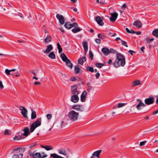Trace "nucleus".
<instances>
[{
  "instance_id": "nucleus-1",
  "label": "nucleus",
  "mask_w": 158,
  "mask_h": 158,
  "mask_svg": "<svg viewBox=\"0 0 158 158\" xmlns=\"http://www.w3.org/2000/svg\"><path fill=\"white\" fill-rule=\"evenodd\" d=\"M116 57L117 59L113 63V65L116 67H118L120 66H123L125 64L124 56L120 53H117Z\"/></svg>"
},
{
  "instance_id": "nucleus-2",
  "label": "nucleus",
  "mask_w": 158,
  "mask_h": 158,
  "mask_svg": "<svg viewBox=\"0 0 158 158\" xmlns=\"http://www.w3.org/2000/svg\"><path fill=\"white\" fill-rule=\"evenodd\" d=\"M79 114L72 110L69 112L68 114V117L69 119L72 122L77 121L79 117Z\"/></svg>"
},
{
  "instance_id": "nucleus-3",
  "label": "nucleus",
  "mask_w": 158,
  "mask_h": 158,
  "mask_svg": "<svg viewBox=\"0 0 158 158\" xmlns=\"http://www.w3.org/2000/svg\"><path fill=\"white\" fill-rule=\"evenodd\" d=\"M131 110H130L129 111H126L125 110L123 111H121L120 109H111L110 111V115L113 117H115V116L121 114L122 112H125V114H126L127 112H131Z\"/></svg>"
},
{
  "instance_id": "nucleus-4",
  "label": "nucleus",
  "mask_w": 158,
  "mask_h": 158,
  "mask_svg": "<svg viewBox=\"0 0 158 158\" xmlns=\"http://www.w3.org/2000/svg\"><path fill=\"white\" fill-rule=\"evenodd\" d=\"M41 124V121L40 120H37L33 123L30 127V131L31 132L33 131L37 127L40 126Z\"/></svg>"
},
{
  "instance_id": "nucleus-5",
  "label": "nucleus",
  "mask_w": 158,
  "mask_h": 158,
  "mask_svg": "<svg viewBox=\"0 0 158 158\" xmlns=\"http://www.w3.org/2000/svg\"><path fill=\"white\" fill-rule=\"evenodd\" d=\"M154 98L153 97H149L144 100V102L146 106L153 104L154 103Z\"/></svg>"
},
{
  "instance_id": "nucleus-6",
  "label": "nucleus",
  "mask_w": 158,
  "mask_h": 158,
  "mask_svg": "<svg viewBox=\"0 0 158 158\" xmlns=\"http://www.w3.org/2000/svg\"><path fill=\"white\" fill-rule=\"evenodd\" d=\"M110 15L111 16L110 18V21L111 22H114L118 17V14L116 11H114L113 13H111Z\"/></svg>"
},
{
  "instance_id": "nucleus-7",
  "label": "nucleus",
  "mask_w": 158,
  "mask_h": 158,
  "mask_svg": "<svg viewBox=\"0 0 158 158\" xmlns=\"http://www.w3.org/2000/svg\"><path fill=\"white\" fill-rule=\"evenodd\" d=\"M56 17L58 19L59 22L60 24L63 25L64 24V18L62 15L57 14L56 15Z\"/></svg>"
},
{
  "instance_id": "nucleus-8",
  "label": "nucleus",
  "mask_w": 158,
  "mask_h": 158,
  "mask_svg": "<svg viewBox=\"0 0 158 158\" xmlns=\"http://www.w3.org/2000/svg\"><path fill=\"white\" fill-rule=\"evenodd\" d=\"M77 87L76 85H73L71 87V93L73 95H78L79 92L77 90Z\"/></svg>"
},
{
  "instance_id": "nucleus-9",
  "label": "nucleus",
  "mask_w": 158,
  "mask_h": 158,
  "mask_svg": "<svg viewBox=\"0 0 158 158\" xmlns=\"http://www.w3.org/2000/svg\"><path fill=\"white\" fill-rule=\"evenodd\" d=\"M87 94V92L85 90L84 91L81 96L80 100L81 102H83L85 101L86 99Z\"/></svg>"
},
{
  "instance_id": "nucleus-10",
  "label": "nucleus",
  "mask_w": 158,
  "mask_h": 158,
  "mask_svg": "<svg viewBox=\"0 0 158 158\" xmlns=\"http://www.w3.org/2000/svg\"><path fill=\"white\" fill-rule=\"evenodd\" d=\"M95 20L99 25L102 26L103 25V22L100 17L99 16L96 17Z\"/></svg>"
},
{
  "instance_id": "nucleus-11",
  "label": "nucleus",
  "mask_w": 158,
  "mask_h": 158,
  "mask_svg": "<svg viewBox=\"0 0 158 158\" xmlns=\"http://www.w3.org/2000/svg\"><path fill=\"white\" fill-rule=\"evenodd\" d=\"M79 100L78 95H73L71 96V101L73 102L76 103Z\"/></svg>"
},
{
  "instance_id": "nucleus-12",
  "label": "nucleus",
  "mask_w": 158,
  "mask_h": 158,
  "mask_svg": "<svg viewBox=\"0 0 158 158\" xmlns=\"http://www.w3.org/2000/svg\"><path fill=\"white\" fill-rule=\"evenodd\" d=\"M58 152L59 154L63 155L65 156L67 155V153L64 148H61L58 149Z\"/></svg>"
},
{
  "instance_id": "nucleus-13",
  "label": "nucleus",
  "mask_w": 158,
  "mask_h": 158,
  "mask_svg": "<svg viewBox=\"0 0 158 158\" xmlns=\"http://www.w3.org/2000/svg\"><path fill=\"white\" fill-rule=\"evenodd\" d=\"M53 47L52 44H50L47 47V49L44 51V53L45 54H48L51 50H52Z\"/></svg>"
},
{
  "instance_id": "nucleus-14",
  "label": "nucleus",
  "mask_w": 158,
  "mask_h": 158,
  "mask_svg": "<svg viewBox=\"0 0 158 158\" xmlns=\"http://www.w3.org/2000/svg\"><path fill=\"white\" fill-rule=\"evenodd\" d=\"M133 25L136 26L138 28H140L142 26L141 22L137 20H136L134 22Z\"/></svg>"
},
{
  "instance_id": "nucleus-15",
  "label": "nucleus",
  "mask_w": 158,
  "mask_h": 158,
  "mask_svg": "<svg viewBox=\"0 0 158 158\" xmlns=\"http://www.w3.org/2000/svg\"><path fill=\"white\" fill-rule=\"evenodd\" d=\"M86 60V58L85 56H83L81 58H79L78 60V63L82 65L84 62Z\"/></svg>"
},
{
  "instance_id": "nucleus-16",
  "label": "nucleus",
  "mask_w": 158,
  "mask_h": 158,
  "mask_svg": "<svg viewBox=\"0 0 158 158\" xmlns=\"http://www.w3.org/2000/svg\"><path fill=\"white\" fill-rule=\"evenodd\" d=\"M102 51L106 55H107L110 53V50L106 47L103 48L102 49Z\"/></svg>"
},
{
  "instance_id": "nucleus-17",
  "label": "nucleus",
  "mask_w": 158,
  "mask_h": 158,
  "mask_svg": "<svg viewBox=\"0 0 158 158\" xmlns=\"http://www.w3.org/2000/svg\"><path fill=\"white\" fill-rule=\"evenodd\" d=\"M137 101L139 102V104H138L136 106V107L137 108V109H138L139 108L140 106H143V107H145L146 104L145 103H143L142 102L141 100H140L139 99H137Z\"/></svg>"
},
{
  "instance_id": "nucleus-18",
  "label": "nucleus",
  "mask_w": 158,
  "mask_h": 158,
  "mask_svg": "<svg viewBox=\"0 0 158 158\" xmlns=\"http://www.w3.org/2000/svg\"><path fill=\"white\" fill-rule=\"evenodd\" d=\"M23 130L24 133L22 134V135L27 136L29 133V128L28 127H25Z\"/></svg>"
},
{
  "instance_id": "nucleus-19",
  "label": "nucleus",
  "mask_w": 158,
  "mask_h": 158,
  "mask_svg": "<svg viewBox=\"0 0 158 158\" xmlns=\"http://www.w3.org/2000/svg\"><path fill=\"white\" fill-rule=\"evenodd\" d=\"M142 83V82L139 80H137L133 82V84L132 85V86H135L139 85H141Z\"/></svg>"
},
{
  "instance_id": "nucleus-20",
  "label": "nucleus",
  "mask_w": 158,
  "mask_h": 158,
  "mask_svg": "<svg viewBox=\"0 0 158 158\" xmlns=\"http://www.w3.org/2000/svg\"><path fill=\"white\" fill-rule=\"evenodd\" d=\"M21 113L23 116L25 118H27V109H21Z\"/></svg>"
},
{
  "instance_id": "nucleus-21",
  "label": "nucleus",
  "mask_w": 158,
  "mask_h": 158,
  "mask_svg": "<svg viewBox=\"0 0 158 158\" xmlns=\"http://www.w3.org/2000/svg\"><path fill=\"white\" fill-rule=\"evenodd\" d=\"M60 57L62 60L65 62L69 60L67 58L65 55L64 53H62L61 54Z\"/></svg>"
},
{
  "instance_id": "nucleus-22",
  "label": "nucleus",
  "mask_w": 158,
  "mask_h": 158,
  "mask_svg": "<svg viewBox=\"0 0 158 158\" xmlns=\"http://www.w3.org/2000/svg\"><path fill=\"white\" fill-rule=\"evenodd\" d=\"M52 39L50 35H48L44 39V41L45 43L47 44L49 43L51 41Z\"/></svg>"
},
{
  "instance_id": "nucleus-23",
  "label": "nucleus",
  "mask_w": 158,
  "mask_h": 158,
  "mask_svg": "<svg viewBox=\"0 0 158 158\" xmlns=\"http://www.w3.org/2000/svg\"><path fill=\"white\" fill-rule=\"evenodd\" d=\"M127 104V103H119L118 105H115L113 107V108H121L125 106Z\"/></svg>"
},
{
  "instance_id": "nucleus-24",
  "label": "nucleus",
  "mask_w": 158,
  "mask_h": 158,
  "mask_svg": "<svg viewBox=\"0 0 158 158\" xmlns=\"http://www.w3.org/2000/svg\"><path fill=\"white\" fill-rule=\"evenodd\" d=\"M82 45L84 49L85 53H86L88 49L87 43L86 42H83Z\"/></svg>"
},
{
  "instance_id": "nucleus-25",
  "label": "nucleus",
  "mask_w": 158,
  "mask_h": 158,
  "mask_svg": "<svg viewBox=\"0 0 158 158\" xmlns=\"http://www.w3.org/2000/svg\"><path fill=\"white\" fill-rule=\"evenodd\" d=\"M25 150V148H18L16 149L17 153H19V152L22 153Z\"/></svg>"
},
{
  "instance_id": "nucleus-26",
  "label": "nucleus",
  "mask_w": 158,
  "mask_h": 158,
  "mask_svg": "<svg viewBox=\"0 0 158 158\" xmlns=\"http://www.w3.org/2000/svg\"><path fill=\"white\" fill-rule=\"evenodd\" d=\"M101 152V150H98L97 151L95 152L93 154V155L94 156L96 157H97V158H99L100 157V154Z\"/></svg>"
},
{
  "instance_id": "nucleus-27",
  "label": "nucleus",
  "mask_w": 158,
  "mask_h": 158,
  "mask_svg": "<svg viewBox=\"0 0 158 158\" xmlns=\"http://www.w3.org/2000/svg\"><path fill=\"white\" fill-rule=\"evenodd\" d=\"M36 117V112L33 109H31V118L32 119H34Z\"/></svg>"
},
{
  "instance_id": "nucleus-28",
  "label": "nucleus",
  "mask_w": 158,
  "mask_h": 158,
  "mask_svg": "<svg viewBox=\"0 0 158 158\" xmlns=\"http://www.w3.org/2000/svg\"><path fill=\"white\" fill-rule=\"evenodd\" d=\"M41 154L40 153L36 152L35 153H33L32 154V156L34 158H40Z\"/></svg>"
},
{
  "instance_id": "nucleus-29",
  "label": "nucleus",
  "mask_w": 158,
  "mask_h": 158,
  "mask_svg": "<svg viewBox=\"0 0 158 158\" xmlns=\"http://www.w3.org/2000/svg\"><path fill=\"white\" fill-rule=\"evenodd\" d=\"M64 27L66 28L70 29L72 27V24L70 22H67L64 24Z\"/></svg>"
},
{
  "instance_id": "nucleus-30",
  "label": "nucleus",
  "mask_w": 158,
  "mask_h": 158,
  "mask_svg": "<svg viewBox=\"0 0 158 158\" xmlns=\"http://www.w3.org/2000/svg\"><path fill=\"white\" fill-rule=\"evenodd\" d=\"M67 65L70 68V69H71L73 68V64L71 63L70 60H68L66 62H65Z\"/></svg>"
},
{
  "instance_id": "nucleus-31",
  "label": "nucleus",
  "mask_w": 158,
  "mask_h": 158,
  "mask_svg": "<svg viewBox=\"0 0 158 158\" xmlns=\"http://www.w3.org/2000/svg\"><path fill=\"white\" fill-rule=\"evenodd\" d=\"M48 56L52 59H55V55L53 52H51L48 55Z\"/></svg>"
},
{
  "instance_id": "nucleus-32",
  "label": "nucleus",
  "mask_w": 158,
  "mask_h": 158,
  "mask_svg": "<svg viewBox=\"0 0 158 158\" xmlns=\"http://www.w3.org/2000/svg\"><path fill=\"white\" fill-rule=\"evenodd\" d=\"M16 69H13L11 70H9L7 69H6L5 70V73L7 75H10V72H13V71H15Z\"/></svg>"
},
{
  "instance_id": "nucleus-33",
  "label": "nucleus",
  "mask_w": 158,
  "mask_h": 158,
  "mask_svg": "<svg viewBox=\"0 0 158 158\" xmlns=\"http://www.w3.org/2000/svg\"><path fill=\"white\" fill-rule=\"evenodd\" d=\"M23 155L22 153L19 154H14L12 156L13 158H23Z\"/></svg>"
},
{
  "instance_id": "nucleus-34",
  "label": "nucleus",
  "mask_w": 158,
  "mask_h": 158,
  "mask_svg": "<svg viewBox=\"0 0 158 158\" xmlns=\"http://www.w3.org/2000/svg\"><path fill=\"white\" fill-rule=\"evenodd\" d=\"M152 34L156 38H158V29L154 30L152 31Z\"/></svg>"
},
{
  "instance_id": "nucleus-35",
  "label": "nucleus",
  "mask_w": 158,
  "mask_h": 158,
  "mask_svg": "<svg viewBox=\"0 0 158 158\" xmlns=\"http://www.w3.org/2000/svg\"><path fill=\"white\" fill-rule=\"evenodd\" d=\"M80 68L78 65L75 66L74 71L77 74L80 72Z\"/></svg>"
},
{
  "instance_id": "nucleus-36",
  "label": "nucleus",
  "mask_w": 158,
  "mask_h": 158,
  "mask_svg": "<svg viewBox=\"0 0 158 158\" xmlns=\"http://www.w3.org/2000/svg\"><path fill=\"white\" fill-rule=\"evenodd\" d=\"M44 148L47 151L53 149V147L51 145L45 146Z\"/></svg>"
},
{
  "instance_id": "nucleus-37",
  "label": "nucleus",
  "mask_w": 158,
  "mask_h": 158,
  "mask_svg": "<svg viewBox=\"0 0 158 158\" xmlns=\"http://www.w3.org/2000/svg\"><path fill=\"white\" fill-rule=\"evenodd\" d=\"M86 69L87 71H90L92 73L94 72V71L93 67L89 66L86 67Z\"/></svg>"
},
{
  "instance_id": "nucleus-38",
  "label": "nucleus",
  "mask_w": 158,
  "mask_h": 158,
  "mask_svg": "<svg viewBox=\"0 0 158 158\" xmlns=\"http://www.w3.org/2000/svg\"><path fill=\"white\" fill-rule=\"evenodd\" d=\"M81 31V29L79 28H77L76 29H72V32L74 33H76Z\"/></svg>"
},
{
  "instance_id": "nucleus-39",
  "label": "nucleus",
  "mask_w": 158,
  "mask_h": 158,
  "mask_svg": "<svg viewBox=\"0 0 158 158\" xmlns=\"http://www.w3.org/2000/svg\"><path fill=\"white\" fill-rule=\"evenodd\" d=\"M98 37L101 39H105V35L102 33H99L98 35Z\"/></svg>"
},
{
  "instance_id": "nucleus-40",
  "label": "nucleus",
  "mask_w": 158,
  "mask_h": 158,
  "mask_svg": "<svg viewBox=\"0 0 158 158\" xmlns=\"http://www.w3.org/2000/svg\"><path fill=\"white\" fill-rule=\"evenodd\" d=\"M40 154H41L40 158H45L48 156L44 152H41V153H40Z\"/></svg>"
},
{
  "instance_id": "nucleus-41",
  "label": "nucleus",
  "mask_w": 158,
  "mask_h": 158,
  "mask_svg": "<svg viewBox=\"0 0 158 158\" xmlns=\"http://www.w3.org/2000/svg\"><path fill=\"white\" fill-rule=\"evenodd\" d=\"M83 107L81 105H76L72 107V109H81Z\"/></svg>"
},
{
  "instance_id": "nucleus-42",
  "label": "nucleus",
  "mask_w": 158,
  "mask_h": 158,
  "mask_svg": "<svg viewBox=\"0 0 158 158\" xmlns=\"http://www.w3.org/2000/svg\"><path fill=\"white\" fill-rule=\"evenodd\" d=\"M22 139V138L20 136H16L13 138V139L14 140H19Z\"/></svg>"
},
{
  "instance_id": "nucleus-43",
  "label": "nucleus",
  "mask_w": 158,
  "mask_h": 158,
  "mask_svg": "<svg viewBox=\"0 0 158 158\" xmlns=\"http://www.w3.org/2000/svg\"><path fill=\"white\" fill-rule=\"evenodd\" d=\"M95 65L96 67L100 68H102L104 65V64L102 63H96Z\"/></svg>"
},
{
  "instance_id": "nucleus-44",
  "label": "nucleus",
  "mask_w": 158,
  "mask_h": 158,
  "mask_svg": "<svg viewBox=\"0 0 158 158\" xmlns=\"http://www.w3.org/2000/svg\"><path fill=\"white\" fill-rule=\"evenodd\" d=\"M110 53L117 54L118 53V52L116 50H115L112 48L110 49Z\"/></svg>"
},
{
  "instance_id": "nucleus-45",
  "label": "nucleus",
  "mask_w": 158,
  "mask_h": 158,
  "mask_svg": "<svg viewBox=\"0 0 158 158\" xmlns=\"http://www.w3.org/2000/svg\"><path fill=\"white\" fill-rule=\"evenodd\" d=\"M153 40V38L149 39L148 38H146L145 40L147 41L146 43L147 44H149L150 43L151 41H152Z\"/></svg>"
},
{
  "instance_id": "nucleus-46",
  "label": "nucleus",
  "mask_w": 158,
  "mask_h": 158,
  "mask_svg": "<svg viewBox=\"0 0 158 158\" xmlns=\"http://www.w3.org/2000/svg\"><path fill=\"white\" fill-rule=\"evenodd\" d=\"M121 42L122 44L123 45L127 47H128V45H127V43L125 41L123 40H121Z\"/></svg>"
},
{
  "instance_id": "nucleus-47",
  "label": "nucleus",
  "mask_w": 158,
  "mask_h": 158,
  "mask_svg": "<svg viewBox=\"0 0 158 158\" xmlns=\"http://www.w3.org/2000/svg\"><path fill=\"white\" fill-rule=\"evenodd\" d=\"M94 56V55L93 52L91 51H90L89 52V58L92 59Z\"/></svg>"
},
{
  "instance_id": "nucleus-48",
  "label": "nucleus",
  "mask_w": 158,
  "mask_h": 158,
  "mask_svg": "<svg viewBox=\"0 0 158 158\" xmlns=\"http://www.w3.org/2000/svg\"><path fill=\"white\" fill-rule=\"evenodd\" d=\"M36 144V142H35L32 143L30 145L29 147L30 148H31L32 147L35 146Z\"/></svg>"
},
{
  "instance_id": "nucleus-49",
  "label": "nucleus",
  "mask_w": 158,
  "mask_h": 158,
  "mask_svg": "<svg viewBox=\"0 0 158 158\" xmlns=\"http://www.w3.org/2000/svg\"><path fill=\"white\" fill-rule=\"evenodd\" d=\"M13 72H14V71ZM14 72L15 74H14L15 76L16 77H18L20 75V73L17 70H16H16L15 71H14Z\"/></svg>"
},
{
  "instance_id": "nucleus-50",
  "label": "nucleus",
  "mask_w": 158,
  "mask_h": 158,
  "mask_svg": "<svg viewBox=\"0 0 158 158\" xmlns=\"http://www.w3.org/2000/svg\"><path fill=\"white\" fill-rule=\"evenodd\" d=\"M146 142V141H143L140 143L139 144V146H142L144 145L145 143Z\"/></svg>"
},
{
  "instance_id": "nucleus-51",
  "label": "nucleus",
  "mask_w": 158,
  "mask_h": 158,
  "mask_svg": "<svg viewBox=\"0 0 158 158\" xmlns=\"http://www.w3.org/2000/svg\"><path fill=\"white\" fill-rule=\"evenodd\" d=\"M72 27H78V25L77 23H73L72 24Z\"/></svg>"
},
{
  "instance_id": "nucleus-52",
  "label": "nucleus",
  "mask_w": 158,
  "mask_h": 158,
  "mask_svg": "<svg viewBox=\"0 0 158 158\" xmlns=\"http://www.w3.org/2000/svg\"><path fill=\"white\" fill-rule=\"evenodd\" d=\"M129 52L130 53V54L131 55H133L134 53H136V52L135 51L131 50H129Z\"/></svg>"
},
{
  "instance_id": "nucleus-53",
  "label": "nucleus",
  "mask_w": 158,
  "mask_h": 158,
  "mask_svg": "<svg viewBox=\"0 0 158 158\" xmlns=\"http://www.w3.org/2000/svg\"><path fill=\"white\" fill-rule=\"evenodd\" d=\"M46 116L48 119H49L51 118L52 116V115L50 114H48Z\"/></svg>"
},
{
  "instance_id": "nucleus-54",
  "label": "nucleus",
  "mask_w": 158,
  "mask_h": 158,
  "mask_svg": "<svg viewBox=\"0 0 158 158\" xmlns=\"http://www.w3.org/2000/svg\"><path fill=\"white\" fill-rule=\"evenodd\" d=\"M95 42L98 44H100L101 43V40L99 39H96L95 40Z\"/></svg>"
},
{
  "instance_id": "nucleus-55",
  "label": "nucleus",
  "mask_w": 158,
  "mask_h": 158,
  "mask_svg": "<svg viewBox=\"0 0 158 158\" xmlns=\"http://www.w3.org/2000/svg\"><path fill=\"white\" fill-rule=\"evenodd\" d=\"M96 2L98 3H99L101 4H105V3L103 2L100 1L99 2V0H96Z\"/></svg>"
},
{
  "instance_id": "nucleus-56",
  "label": "nucleus",
  "mask_w": 158,
  "mask_h": 158,
  "mask_svg": "<svg viewBox=\"0 0 158 158\" xmlns=\"http://www.w3.org/2000/svg\"><path fill=\"white\" fill-rule=\"evenodd\" d=\"M0 88L1 89H3L4 88V86L2 84V82L1 81H0Z\"/></svg>"
},
{
  "instance_id": "nucleus-57",
  "label": "nucleus",
  "mask_w": 158,
  "mask_h": 158,
  "mask_svg": "<svg viewBox=\"0 0 158 158\" xmlns=\"http://www.w3.org/2000/svg\"><path fill=\"white\" fill-rule=\"evenodd\" d=\"M126 8V4H123L121 6L122 9H124Z\"/></svg>"
},
{
  "instance_id": "nucleus-58",
  "label": "nucleus",
  "mask_w": 158,
  "mask_h": 158,
  "mask_svg": "<svg viewBox=\"0 0 158 158\" xmlns=\"http://www.w3.org/2000/svg\"><path fill=\"white\" fill-rule=\"evenodd\" d=\"M100 73H97L95 75V77L97 79H98L99 78V77L100 76Z\"/></svg>"
},
{
  "instance_id": "nucleus-59",
  "label": "nucleus",
  "mask_w": 158,
  "mask_h": 158,
  "mask_svg": "<svg viewBox=\"0 0 158 158\" xmlns=\"http://www.w3.org/2000/svg\"><path fill=\"white\" fill-rule=\"evenodd\" d=\"M4 134L5 135H9V131H8V130L6 129L5 130V132H4Z\"/></svg>"
},
{
  "instance_id": "nucleus-60",
  "label": "nucleus",
  "mask_w": 158,
  "mask_h": 158,
  "mask_svg": "<svg viewBox=\"0 0 158 158\" xmlns=\"http://www.w3.org/2000/svg\"><path fill=\"white\" fill-rule=\"evenodd\" d=\"M112 61L111 59H110L108 61V64L109 65H111L112 64Z\"/></svg>"
},
{
  "instance_id": "nucleus-61",
  "label": "nucleus",
  "mask_w": 158,
  "mask_h": 158,
  "mask_svg": "<svg viewBox=\"0 0 158 158\" xmlns=\"http://www.w3.org/2000/svg\"><path fill=\"white\" fill-rule=\"evenodd\" d=\"M71 81H76V78L75 77H72L71 78Z\"/></svg>"
},
{
  "instance_id": "nucleus-62",
  "label": "nucleus",
  "mask_w": 158,
  "mask_h": 158,
  "mask_svg": "<svg viewBox=\"0 0 158 158\" xmlns=\"http://www.w3.org/2000/svg\"><path fill=\"white\" fill-rule=\"evenodd\" d=\"M158 113V109H157V110H156V111H154L152 113V114L153 115H155V114H157Z\"/></svg>"
},
{
  "instance_id": "nucleus-63",
  "label": "nucleus",
  "mask_w": 158,
  "mask_h": 158,
  "mask_svg": "<svg viewBox=\"0 0 158 158\" xmlns=\"http://www.w3.org/2000/svg\"><path fill=\"white\" fill-rule=\"evenodd\" d=\"M130 31L131 32L130 33H131V34H134L136 33L135 31H134L132 29H131L130 30Z\"/></svg>"
},
{
  "instance_id": "nucleus-64",
  "label": "nucleus",
  "mask_w": 158,
  "mask_h": 158,
  "mask_svg": "<svg viewBox=\"0 0 158 158\" xmlns=\"http://www.w3.org/2000/svg\"><path fill=\"white\" fill-rule=\"evenodd\" d=\"M58 49V52H59V53H61L62 52V48H60Z\"/></svg>"
}]
</instances>
